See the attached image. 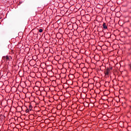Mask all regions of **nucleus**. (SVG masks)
Returning a JSON list of instances; mask_svg holds the SVG:
<instances>
[{
    "mask_svg": "<svg viewBox=\"0 0 131 131\" xmlns=\"http://www.w3.org/2000/svg\"><path fill=\"white\" fill-rule=\"evenodd\" d=\"M114 68L115 67H110V68H107L106 70H104V73L105 75V76H108L109 75V73L110 72H113L114 73V75H115V73H114Z\"/></svg>",
    "mask_w": 131,
    "mask_h": 131,
    "instance_id": "obj_1",
    "label": "nucleus"
},
{
    "mask_svg": "<svg viewBox=\"0 0 131 131\" xmlns=\"http://www.w3.org/2000/svg\"><path fill=\"white\" fill-rule=\"evenodd\" d=\"M2 59H3V60H5V59H6V60H10V58L8 56H3L2 57Z\"/></svg>",
    "mask_w": 131,
    "mask_h": 131,
    "instance_id": "obj_2",
    "label": "nucleus"
},
{
    "mask_svg": "<svg viewBox=\"0 0 131 131\" xmlns=\"http://www.w3.org/2000/svg\"><path fill=\"white\" fill-rule=\"evenodd\" d=\"M103 27L104 29H107V26H106L105 23H103Z\"/></svg>",
    "mask_w": 131,
    "mask_h": 131,
    "instance_id": "obj_3",
    "label": "nucleus"
},
{
    "mask_svg": "<svg viewBox=\"0 0 131 131\" xmlns=\"http://www.w3.org/2000/svg\"><path fill=\"white\" fill-rule=\"evenodd\" d=\"M29 110H30V111H31V110H32V106L31 105L29 106Z\"/></svg>",
    "mask_w": 131,
    "mask_h": 131,
    "instance_id": "obj_4",
    "label": "nucleus"
},
{
    "mask_svg": "<svg viewBox=\"0 0 131 131\" xmlns=\"http://www.w3.org/2000/svg\"><path fill=\"white\" fill-rule=\"evenodd\" d=\"M39 32H42V29H40L39 30Z\"/></svg>",
    "mask_w": 131,
    "mask_h": 131,
    "instance_id": "obj_5",
    "label": "nucleus"
},
{
    "mask_svg": "<svg viewBox=\"0 0 131 131\" xmlns=\"http://www.w3.org/2000/svg\"><path fill=\"white\" fill-rule=\"evenodd\" d=\"M26 112L27 113H28V112H29V109H27L26 111Z\"/></svg>",
    "mask_w": 131,
    "mask_h": 131,
    "instance_id": "obj_6",
    "label": "nucleus"
},
{
    "mask_svg": "<svg viewBox=\"0 0 131 131\" xmlns=\"http://www.w3.org/2000/svg\"><path fill=\"white\" fill-rule=\"evenodd\" d=\"M114 22H115V19H114Z\"/></svg>",
    "mask_w": 131,
    "mask_h": 131,
    "instance_id": "obj_7",
    "label": "nucleus"
},
{
    "mask_svg": "<svg viewBox=\"0 0 131 131\" xmlns=\"http://www.w3.org/2000/svg\"><path fill=\"white\" fill-rule=\"evenodd\" d=\"M114 104L115 105V102H114Z\"/></svg>",
    "mask_w": 131,
    "mask_h": 131,
    "instance_id": "obj_8",
    "label": "nucleus"
},
{
    "mask_svg": "<svg viewBox=\"0 0 131 131\" xmlns=\"http://www.w3.org/2000/svg\"><path fill=\"white\" fill-rule=\"evenodd\" d=\"M113 102H114L113 100H112V103H113Z\"/></svg>",
    "mask_w": 131,
    "mask_h": 131,
    "instance_id": "obj_9",
    "label": "nucleus"
}]
</instances>
